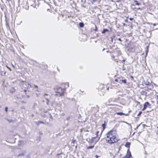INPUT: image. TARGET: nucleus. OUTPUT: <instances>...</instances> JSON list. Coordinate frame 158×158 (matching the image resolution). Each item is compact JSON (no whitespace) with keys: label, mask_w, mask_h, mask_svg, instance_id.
Instances as JSON below:
<instances>
[{"label":"nucleus","mask_w":158,"mask_h":158,"mask_svg":"<svg viewBox=\"0 0 158 158\" xmlns=\"http://www.w3.org/2000/svg\"><path fill=\"white\" fill-rule=\"evenodd\" d=\"M79 25L81 27H83L84 26V24L83 23H80Z\"/></svg>","instance_id":"9d476101"},{"label":"nucleus","mask_w":158,"mask_h":158,"mask_svg":"<svg viewBox=\"0 0 158 158\" xmlns=\"http://www.w3.org/2000/svg\"><path fill=\"white\" fill-rule=\"evenodd\" d=\"M13 66H14V64H12Z\"/></svg>","instance_id":"c9c22d12"},{"label":"nucleus","mask_w":158,"mask_h":158,"mask_svg":"<svg viewBox=\"0 0 158 158\" xmlns=\"http://www.w3.org/2000/svg\"><path fill=\"white\" fill-rule=\"evenodd\" d=\"M109 102H110V100H109V101H108Z\"/></svg>","instance_id":"473e14b6"},{"label":"nucleus","mask_w":158,"mask_h":158,"mask_svg":"<svg viewBox=\"0 0 158 158\" xmlns=\"http://www.w3.org/2000/svg\"><path fill=\"white\" fill-rule=\"evenodd\" d=\"M6 67L9 69V70L10 71H11V69L8 66H6Z\"/></svg>","instance_id":"a211bd4d"},{"label":"nucleus","mask_w":158,"mask_h":158,"mask_svg":"<svg viewBox=\"0 0 158 158\" xmlns=\"http://www.w3.org/2000/svg\"><path fill=\"white\" fill-rule=\"evenodd\" d=\"M157 99H158V97L157 98ZM157 103L158 104V101H157Z\"/></svg>","instance_id":"f704fd0d"},{"label":"nucleus","mask_w":158,"mask_h":158,"mask_svg":"<svg viewBox=\"0 0 158 158\" xmlns=\"http://www.w3.org/2000/svg\"><path fill=\"white\" fill-rule=\"evenodd\" d=\"M47 103L48 104V99H47Z\"/></svg>","instance_id":"cd10ccee"},{"label":"nucleus","mask_w":158,"mask_h":158,"mask_svg":"<svg viewBox=\"0 0 158 158\" xmlns=\"http://www.w3.org/2000/svg\"><path fill=\"white\" fill-rule=\"evenodd\" d=\"M6 1H8V2L10 1V0H6Z\"/></svg>","instance_id":"c85d7f7f"},{"label":"nucleus","mask_w":158,"mask_h":158,"mask_svg":"<svg viewBox=\"0 0 158 158\" xmlns=\"http://www.w3.org/2000/svg\"><path fill=\"white\" fill-rule=\"evenodd\" d=\"M130 19L131 20H133V18H130Z\"/></svg>","instance_id":"a878e982"},{"label":"nucleus","mask_w":158,"mask_h":158,"mask_svg":"<svg viewBox=\"0 0 158 158\" xmlns=\"http://www.w3.org/2000/svg\"><path fill=\"white\" fill-rule=\"evenodd\" d=\"M153 25L154 26H155L156 25L155 24H153Z\"/></svg>","instance_id":"c756f323"},{"label":"nucleus","mask_w":158,"mask_h":158,"mask_svg":"<svg viewBox=\"0 0 158 158\" xmlns=\"http://www.w3.org/2000/svg\"><path fill=\"white\" fill-rule=\"evenodd\" d=\"M104 50H105V49L104 48V49L103 50H102V51H104Z\"/></svg>","instance_id":"72a5a7b5"},{"label":"nucleus","mask_w":158,"mask_h":158,"mask_svg":"<svg viewBox=\"0 0 158 158\" xmlns=\"http://www.w3.org/2000/svg\"><path fill=\"white\" fill-rule=\"evenodd\" d=\"M105 123L103 124L102 125V126L103 127V129H105Z\"/></svg>","instance_id":"dca6fc26"},{"label":"nucleus","mask_w":158,"mask_h":158,"mask_svg":"<svg viewBox=\"0 0 158 158\" xmlns=\"http://www.w3.org/2000/svg\"><path fill=\"white\" fill-rule=\"evenodd\" d=\"M28 85H30V87H31V85L28 83Z\"/></svg>","instance_id":"393cba45"},{"label":"nucleus","mask_w":158,"mask_h":158,"mask_svg":"<svg viewBox=\"0 0 158 158\" xmlns=\"http://www.w3.org/2000/svg\"><path fill=\"white\" fill-rule=\"evenodd\" d=\"M150 84H151V83L148 81H146L145 83V84L147 86H148Z\"/></svg>","instance_id":"9b49d317"},{"label":"nucleus","mask_w":158,"mask_h":158,"mask_svg":"<svg viewBox=\"0 0 158 158\" xmlns=\"http://www.w3.org/2000/svg\"><path fill=\"white\" fill-rule=\"evenodd\" d=\"M107 142L110 144L114 143L117 142L118 139V135L116 131H111L108 132L106 134Z\"/></svg>","instance_id":"f257e3e1"},{"label":"nucleus","mask_w":158,"mask_h":158,"mask_svg":"<svg viewBox=\"0 0 158 158\" xmlns=\"http://www.w3.org/2000/svg\"><path fill=\"white\" fill-rule=\"evenodd\" d=\"M69 118H70L69 117L66 118V119L67 120H68L69 119Z\"/></svg>","instance_id":"412c9836"},{"label":"nucleus","mask_w":158,"mask_h":158,"mask_svg":"<svg viewBox=\"0 0 158 158\" xmlns=\"http://www.w3.org/2000/svg\"><path fill=\"white\" fill-rule=\"evenodd\" d=\"M25 152H24L23 153H22L19 154V156H24L25 155Z\"/></svg>","instance_id":"f8f14e48"},{"label":"nucleus","mask_w":158,"mask_h":158,"mask_svg":"<svg viewBox=\"0 0 158 158\" xmlns=\"http://www.w3.org/2000/svg\"><path fill=\"white\" fill-rule=\"evenodd\" d=\"M147 88L150 89H153V85L151 83L148 86H147Z\"/></svg>","instance_id":"423d86ee"},{"label":"nucleus","mask_w":158,"mask_h":158,"mask_svg":"<svg viewBox=\"0 0 158 158\" xmlns=\"http://www.w3.org/2000/svg\"><path fill=\"white\" fill-rule=\"evenodd\" d=\"M37 91H38V92H39V89H37Z\"/></svg>","instance_id":"bb28decb"},{"label":"nucleus","mask_w":158,"mask_h":158,"mask_svg":"<svg viewBox=\"0 0 158 158\" xmlns=\"http://www.w3.org/2000/svg\"><path fill=\"white\" fill-rule=\"evenodd\" d=\"M150 106V105L149 103L148 102H146L143 105V108L142 110H144L147 107H149Z\"/></svg>","instance_id":"7ed1b4c3"},{"label":"nucleus","mask_w":158,"mask_h":158,"mask_svg":"<svg viewBox=\"0 0 158 158\" xmlns=\"http://www.w3.org/2000/svg\"><path fill=\"white\" fill-rule=\"evenodd\" d=\"M35 88H37L38 87V86L36 85H35Z\"/></svg>","instance_id":"b1692460"},{"label":"nucleus","mask_w":158,"mask_h":158,"mask_svg":"<svg viewBox=\"0 0 158 158\" xmlns=\"http://www.w3.org/2000/svg\"><path fill=\"white\" fill-rule=\"evenodd\" d=\"M139 125L137 127V128H138V127H139Z\"/></svg>","instance_id":"7c9ffc66"},{"label":"nucleus","mask_w":158,"mask_h":158,"mask_svg":"<svg viewBox=\"0 0 158 158\" xmlns=\"http://www.w3.org/2000/svg\"><path fill=\"white\" fill-rule=\"evenodd\" d=\"M120 80V78H118L117 79H116L115 80V81H116V82H119V81Z\"/></svg>","instance_id":"ddd939ff"},{"label":"nucleus","mask_w":158,"mask_h":158,"mask_svg":"<svg viewBox=\"0 0 158 158\" xmlns=\"http://www.w3.org/2000/svg\"><path fill=\"white\" fill-rule=\"evenodd\" d=\"M117 114L118 115H122L123 114H124L122 112H118L117 113Z\"/></svg>","instance_id":"1a4fd4ad"},{"label":"nucleus","mask_w":158,"mask_h":158,"mask_svg":"<svg viewBox=\"0 0 158 158\" xmlns=\"http://www.w3.org/2000/svg\"><path fill=\"white\" fill-rule=\"evenodd\" d=\"M69 86L68 83L62 84L61 86L57 88L56 92L58 93L56 95L59 96H61L63 94L64 90Z\"/></svg>","instance_id":"f03ea898"},{"label":"nucleus","mask_w":158,"mask_h":158,"mask_svg":"<svg viewBox=\"0 0 158 158\" xmlns=\"http://www.w3.org/2000/svg\"><path fill=\"white\" fill-rule=\"evenodd\" d=\"M143 92L144 93H146V92H145V91H143Z\"/></svg>","instance_id":"2f4dec72"},{"label":"nucleus","mask_w":158,"mask_h":158,"mask_svg":"<svg viewBox=\"0 0 158 158\" xmlns=\"http://www.w3.org/2000/svg\"><path fill=\"white\" fill-rule=\"evenodd\" d=\"M108 31V30L107 29H104L103 32H102V33H105L106 31Z\"/></svg>","instance_id":"2eb2a0df"},{"label":"nucleus","mask_w":158,"mask_h":158,"mask_svg":"<svg viewBox=\"0 0 158 158\" xmlns=\"http://www.w3.org/2000/svg\"><path fill=\"white\" fill-rule=\"evenodd\" d=\"M94 147V146H89L87 148L88 149L93 148Z\"/></svg>","instance_id":"4468645a"},{"label":"nucleus","mask_w":158,"mask_h":158,"mask_svg":"<svg viewBox=\"0 0 158 158\" xmlns=\"http://www.w3.org/2000/svg\"><path fill=\"white\" fill-rule=\"evenodd\" d=\"M8 107H6L5 108V111L7 112V110H8Z\"/></svg>","instance_id":"6ab92c4d"},{"label":"nucleus","mask_w":158,"mask_h":158,"mask_svg":"<svg viewBox=\"0 0 158 158\" xmlns=\"http://www.w3.org/2000/svg\"><path fill=\"white\" fill-rule=\"evenodd\" d=\"M39 123H44L43 122H39Z\"/></svg>","instance_id":"5701e85b"},{"label":"nucleus","mask_w":158,"mask_h":158,"mask_svg":"<svg viewBox=\"0 0 158 158\" xmlns=\"http://www.w3.org/2000/svg\"><path fill=\"white\" fill-rule=\"evenodd\" d=\"M130 145V143L128 142H127L126 143L125 146L127 148H129V147Z\"/></svg>","instance_id":"0eeeda50"},{"label":"nucleus","mask_w":158,"mask_h":158,"mask_svg":"<svg viewBox=\"0 0 158 158\" xmlns=\"http://www.w3.org/2000/svg\"><path fill=\"white\" fill-rule=\"evenodd\" d=\"M99 133V132L98 131H97L96 133V135L98 136V134Z\"/></svg>","instance_id":"aec40b11"},{"label":"nucleus","mask_w":158,"mask_h":158,"mask_svg":"<svg viewBox=\"0 0 158 158\" xmlns=\"http://www.w3.org/2000/svg\"><path fill=\"white\" fill-rule=\"evenodd\" d=\"M118 40H119L120 41H122V40H121V39L120 38H119L118 39Z\"/></svg>","instance_id":"4be33fe9"},{"label":"nucleus","mask_w":158,"mask_h":158,"mask_svg":"<svg viewBox=\"0 0 158 158\" xmlns=\"http://www.w3.org/2000/svg\"><path fill=\"white\" fill-rule=\"evenodd\" d=\"M125 61V60H123V61Z\"/></svg>","instance_id":"e433bc0d"},{"label":"nucleus","mask_w":158,"mask_h":158,"mask_svg":"<svg viewBox=\"0 0 158 158\" xmlns=\"http://www.w3.org/2000/svg\"><path fill=\"white\" fill-rule=\"evenodd\" d=\"M134 2H135V3L136 5H138V6H139V5H140V4L139 3H138V1H136V0L134 1Z\"/></svg>","instance_id":"6e6552de"},{"label":"nucleus","mask_w":158,"mask_h":158,"mask_svg":"<svg viewBox=\"0 0 158 158\" xmlns=\"http://www.w3.org/2000/svg\"><path fill=\"white\" fill-rule=\"evenodd\" d=\"M119 83L121 84L122 83L125 84L126 83V80H125V79H123V78H122V79H121V78H120V80H119Z\"/></svg>","instance_id":"39448f33"},{"label":"nucleus","mask_w":158,"mask_h":158,"mask_svg":"<svg viewBox=\"0 0 158 158\" xmlns=\"http://www.w3.org/2000/svg\"><path fill=\"white\" fill-rule=\"evenodd\" d=\"M7 121L10 123H11L13 122V120L12 119L7 120Z\"/></svg>","instance_id":"f3484780"},{"label":"nucleus","mask_w":158,"mask_h":158,"mask_svg":"<svg viewBox=\"0 0 158 158\" xmlns=\"http://www.w3.org/2000/svg\"><path fill=\"white\" fill-rule=\"evenodd\" d=\"M127 158H130L131 157V154L130 152L128 150L127 155L125 156Z\"/></svg>","instance_id":"20e7f679"}]
</instances>
